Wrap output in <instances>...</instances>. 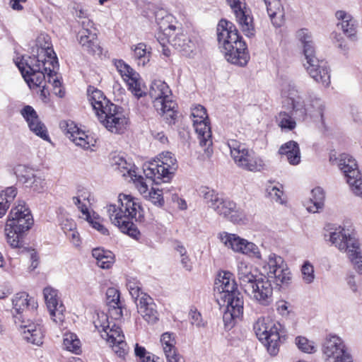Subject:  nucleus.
Masks as SVG:
<instances>
[{
    "instance_id": "nucleus-1",
    "label": "nucleus",
    "mask_w": 362,
    "mask_h": 362,
    "mask_svg": "<svg viewBox=\"0 0 362 362\" xmlns=\"http://www.w3.org/2000/svg\"><path fill=\"white\" fill-rule=\"evenodd\" d=\"M237 276L240 287L252 300L267 306L273 301V287L266 276L259 274L257 269L244 262L237 267Z\"/></svg>"
},
{
    "instance_id": "nucleus-2",
    "label": "nucleus",
    "mask_w": 362,
    "mask_h": 362,
    "mask_svg": "<svg viewBox=\"0 0 362 362\" xmlns=\"http://www.w3.org/2000/svg\"><path fill=\"white\" fill-rule=\"evenodd\" d=\"M217 37L226 60L233 64L243 66L247 64L249 55L247 46L238 35L236 27L230 21L221 20L217 27Z\"/></svg>"
},
{
    "instance_id": "nucleus-3",
    "label": "nucleus",
    "mask_w": 362,
    "mask_h": 362,
    "mask_svg": "<svg viewBox=\"0 0 362 362\" xmlns=\"http://www.w3.org/2000/svg\"><path fill=\"white\" fill-rule=\"evenodd\" d=\"M119 206L109 204L107 213L112 224L129 237L139 240L141 233L134 223L138 209H141L136 199L131 195L120 194L118 197Z\"/></svg>"
},
{
    "instance_id": "nucleus-4",
    "label": "nucleus",
    "mask_w": 362,
    "mask_h": 362,
    "mask_svg": "<svg viewBox=\"0 0 362 362\" xmlns=\"http://www.w3.org/2000/svg\"><path fill=\"white\" fill-rule=\"evenodd\" d=\"M30 210L24 201H18L8 216L6 231L7 242L11 247H19L23 243V236L33 225Z\"/></svg>"
},
{
    "instance_id": "nucleus-5",
    "label": "nucleus",
    "mask_w": 362,
    "mask_h": 362,
    "mask_svg": "<svg viewBox=\"0 0 362 362\" xmlns=\"http://www.w3.org/2000/svg\"><path fill=\"white\" fill-rule=\"evenodd\" d=\"M253 329L259 340L267 347L269 354L271 356L277 355L281 344L286 339L281 325L260 317L255 322Z\"/></svg>"
},
{
    "instance_id": "nucleus-6",
    "label": "nucleus",
    "mask_w": 362,
    "mask_h": 362,
    "mask_svg": "<svg viewBox=\"0 0 362 362\" xmlns=\"http://www.w3.org/2000/svg\"><path fill=\"white\" fill-rule=\"evenodd\" d=\"M329 240L339 250L347 252L349 258L359 273H362V256L359 243L349 228L339 226L329 234Z\"/></svg>"
},
{
    "instance_id": "nucleus-7",
    "label": "nucleus",
    "mask_w": 362,
    "mask_h": 362,
    "mask_svg": "<svg viewBox=\"0 0 362 362\" xmlns=\"http://www.w3.org/2000/svg\"><path fill=\"white\" fill-rule=\"evenodd\" d=\"M201 193L205 204L218 214L223 216L234 223L242 221L245 214L236 204L228 198H223L214 189L204 188Z\"/></svg>"
},
{
    "instance_id": "nucleus-8",
    "label": "nucleus",
    "mask_w": 362,
    "mask_h": 362,
    "mask_svg": "<svg viewBox=\"0 0 362 362\" xmlns=\"http://www.w3.org/2000/svg\"><path fill=\"white\" fill-rule=\"evenodd\" d=\"M16 64L29 87L33 89L39 88L42 100L47 99L49 93L46 88L45 73L41 71L40 58L35 56L23 57Z\"/></svg>"
},
{
    "instance_id": "nucleus-9",
    "label": "nucleus",
    "mask_w": 362,
    "mask_h": 362,
    "mask_svg": "<svg viewBox=\"0 0 362 362\" xmlns=\"http://www.w3.org/2000/svg\"><path fill=\"white\" fill-rule=\"evenodd\" d=\"M177 168V160L173 154L169 151L159 155L158 161L154 160L144 168L146 178L151 180L156 185L168 182Z\"/></svg>"
},
{
    "instance_id": "nucleus-10",
    "label": "nucleus",
    "mask_w": 362,
    "mask_h": 362,
    "mask_svg": "<svg viewBox=\"0 0 362 362\" xmlns=\"http://www.w3.org/2000/svg\"><path fill=\"white\" fill-rule=\"evenodd\" d=\"M230 154L235 163L240 168L252 172L260 171L264 168L262 159L254 151H250L244 144L231 139L228 141Z\"/></svg>"
},
{
    "instance_id": "nucleus-11",
    "label": "nucleus",
    "mask_w": 362,
    "mask_h": 362,
    "mask_svg": "<svg viewBox=\"0 0 362 362\" xmlns=\"http://www.w3.org/2000/svg\"><path fill=\"white\" fill-rule=\"evenodd\" d=\"M101 320L95 322V327L102 332L101 336L109 343L112 344L114 351L120 358L126 355L127 343L124 341V335L120 327L113 324L111 327L108 322L107 316L102 314Z\"/></svg>"
},
{
    "instance_id": "nucleus-12",
    "label": "nucleus",
    "mask_w": 362,
    "mask_h": 362,
    "mask_svg": "<svg viewBox=\"0 0 362 362\" xmlns=\"http://www.w3.org/2000/svg\"><path fill=\"white\" fill-rule=\"evenodd\" d=\"M149 95L153 99V107L161 113L177 112V104L172 99V93L168 85L163 81L155 80L152 82Z\"/></svg>"
},
{
    "instance_id": "nucleus-13",
    "label": "nucleus",
    "mask_w": 362,
    "mask_h": 362,
    "mask_svg": "<svg viewBox=\"0 0 362 362\" xmlns=\"http://www.w3.org/2000/svg\"><path fill=\"white\" fill-rule=\"evenodd\" d=\"M52 50L50 49H40L37 57L40 58L41 71L45 73V79L47 78L48 83L53 87L54 93L60 98L64 95V92L61 88L62 83L57 76L56 69H58V62L56 57L51 55Z\"/></svg>"
},
{
    "instance_id": "nucleus-14",
    "label": "nucleus",
    "mask_w": 362,
    "mask_h": 362,
    "mask_svg": "<svg viewBox=\"0 0 362 362\" xmlns=\"http://www.w3.org/2000/svg\"><path fill=\"white\" fill-rule=\"evenodd\" d=\"M339 166L353 192L362 196V177L355 159L349 154L342 153L339 156Z\"/></svg>"
},
{
    "instance_id": "nucleus-15",
    "label": "nucleus",
    "mask_w": 362,
    "mask_h": 362,
    "mask_svg": "<svg viewBox=\"0 0 362 362\" xmlns=\"http://www.w3.org/2000/svg\"><path fill=\"white\" fill-rule=\"evenodd\" d=\"M322 352L327 362H353L343 340L336 335L326 338Z\"/></svg>"
},
{
    "instance_id": "nucleus-16",
    "label": "nucleus",
    "mask_w": 362,
    "mask_h": 362,
    "mask_svg": "<svg viewBox=\"0 0 362 362\" xmlns=\"http://www.w3.org/2000/svg\"><path fill=\"white\" fill-rule=\"evenodd\" d=\"M264 268L267 270L266 277L272 279L276 286L290 283L291 273L281 257L274 253L270 254Z\"/></svg>"
},
{
    "instance_id": "nucleus-17",
    "label": "nucleus",
    "mask_w": 362,
    "mask_h": 362,
    "mask_svg": "<svg viewBox=\"0 0 362 362\" xmlns=\"http://www.w3.org/2000/svg\"><path fill=\"white\" fill-rule=\"evenodd\" d=\"M59 128L76 146L83 149H89L96 144V139L93 135L81 129L72 120L61 121Z\"/></svg>"
},
{
    "instance_id": "nucleus-18",
    "label": "nucleus",
    "mask_w": 362,
    "mask_h": 362,
    "mask_svg": "<svg viewBox=\"0 0 362 362\" xmlns=\"http://www.w3.org/2000/svg\"><path fill=\"white\" fill-rule=\"evenodd\" d=\"M215 289L220 293V302L225 303L236 302V299L243 300V295L238 290V285L233 279V274L229 272H224L223 274H219L218 278L215 282Z\"/></svg>"
},
{
    "instance_id": "nucleus-19",
    "label": "nucleus",
    "mask_w": 362,
    "mask_h": 362,
    "mask_svg": "<svg viewBox=\"0 0 362 362\" xmlns=\"http://www.w3.org/2000/svg\"><path fill=\"white\" fill-rule=\"evenodd\" d=\"M226 1L233 11L236 21L244 34L247 37L253 36L255 35L253 18L250 10L246 6L245 0H226Z\"/></svg>"
},
{
    "instance_id": "nucleus-20",
    "label": "nucleus",
    "mask_w": 362,
    "mask_h": 362,
    "mask_svg": "<svg viewBox=\"0 0 362 362\" xmlns=\"http://www.w3.org/2000/svg\"><path fill=\"white\" fill-rule=\"evenodd\" d=\"M195 132L197 134L199 145L204 148V151L208 157L212 153V139L209 115H191Z\"/></svg>"
},
{
    "instance_id": "nucleus-21",
    "label": "nucleus",
    "mask_w": 362,
    "mask_h": 362,
    "mask_svg": "<svg viewBox=\"0 0 362 362\" xmlns=\"http://www.w3.org/2000/svg\"><path fill=\"white\" fill-rule=\"evenodd\" d=\"M177 30L176 33H174L171 37L168 38V42L183 55L194 57L199 52L198 40L195 37H192L187 33H184L180 28Z\"/></svg>"
},
{
    "instance_id": "nucleus-22",
    "label": "nucleus",
    "mask_w": 362,
    "mask_h": 362,
    "mask_svg": "<svg viewBox=\"0 0 362 362\" xmlns=\"http://www.w3.org/2000/svg\"><path fill=\"white\" fill-rule=\"evenodd\" d=\"M281 95L283 98V105L288 110L301 112L305 103L301 97L296 83L292 81H286L281 85Z\"/></svg>"
},
{
    "instance_id": "nucleus-23",
    "label": "nucleus",
    "mask_w": 362,
    "mask_h": 362,
    "mask_svg": "<svg viewBox=\"0 0 362 362\" xmlns=\"http://www.w3.org/2000/svg\"><path fill=\"white\" fill-rule=\"evenodd\" d=\"M307 72L315 82L324 87L330 84L329 68L327 62L320 61L315 56L305 59L303 64Z\"/></svg>"
},
{
    "instance_id": "nucleus-24",
    "label": "nucleus",
    "mask_w": 362,
    "mask_h": 362,
    "mask_svg": "<svg viewBox=\"0 0 362 362\" xmlns=\"http://www.w3.org/2000/svg\"><path fill=\"white\" fill-rule=\"evenodd\" d=\"M88 100L96 113H122V107L112 103L103 93L93 86H89L87 90Z\"/></svg>"
},
{
    "instance_id": "nucleus-25",
    "label": "nucleus",
    "mask_w": 362,
    "mask_h": 362,
    "mask_svg": "<svg viewBox=\"0 0 362 362\" xmlns=\"http://www.w3.org/2000/svg\"><path fill=\"white\" fill-rule=\"evenodd\" d=\"M57 293V290L51 287H46L43 290L45 303L51 317L57 324H61L64 320L65 308L59 300Z\"/></svg>"
},
{
    "instance_id": "nucleus-26",
    "label": "nucleus",
    "mask_w": 362,
    "mask_h": 362,
    "mask_svg": "<svg viewBox=\"0 0 362 362\" xmlns=\"http://www.w3.org/2000/svg\"><path fill=\"white\" fill-rule=\"evenodd\" d=\"M20 327L23 329V337L28 342L40 346L43 342L45 329L40 320L35 322L22 320Z\"/></svg>"
},
{
    "instance_id": "nucleus-27",
    "label": "nucleus",
    "mask_w": 362,
    "mask_h": 362,
    "mask_svg": "<svg viewBox=\"0 0 362 362\" xmlns=\"http://www.w3.org/2000/svg\"><path fill=\"white\" fill-rule=\"evenodd\" d=\"M220 306H223V303L217 300ZM243 300L236 299V302L225 303L226 309L223 315V321L226 329H230L235 324L238 319H240L243 314Z\"/></svg>"
},
{
    "instance_id": "nucleus-28",
    "label": "nucleus",
    "mask_w": 362,
    "mask_h": 362,
    "mask_svg": "<svg viewBox=\"0 0 362 362\" xmlns=\"http://www.w3.org/2000/svg\"><path fill=\"white\" fill-rule=\"evenodd\" d=\"M103 125L110 132L122 134L127 129L129 118L125 115H96Z\"/></svg>"
},
{
    "instance_id": "nucleus-29",
    "label": "nucleus",
    "mask_w": 362,
    "mask_h": 362,
    "mask_svg": "<svg viewBox=\"0 0 362 362\" xmlns=\"http://www.w3.org/2000/svg\"><path fill=\"white\" fill-rule=\"evenodd\" d=\"M138 313L148 323L153 324L158 320L156 305L153 298L146 293H142L139 300L136 303Z\"/></svg>"
},
{
    "instance_id": "nucleus-30",
    "label": "nucleus",
    "mask_w": 362,
    "mask_h": 362,
    "mask_svg": "<svg viewBox=\"0 0 362 362\" xmlns=\"http://www.w3.org/2000/svg\"><path fill=\"white\" fill-rule=\"evenodd\" d=\"M337 20V27L351 40H356V24L351 15L344 11H337L335 13Z\"/></svg>"
},
{
    "instance_id": "nucleus-31",
    "label": "nucleus",
    "mask_w": 362,
    "mask_h": 362,
    "mask_svg": "<svg viewBox=\"0 0 362 362\" xmlns=\"http://www.w3.org/2000/svg\"><path fill=\"white\" fill-rule=\"evenodd\" d=\"M155 17L162 35H165L168 38L179 29L175 25L176 20L174 16L166 11L163 9L158 11Z\"/></svg>"
},
{
    "instance_id": "nucleus-32",
    "label": "nucleus",
    "mask_w": 362,
    "mask_h": 362,
    "mask_svg": "<svg viewBox=\"0 0 362 362\" xmlns=\"http://www.w3.org/2000/svg\"><path fill=\"white\" fill-rule=\"evenodd\" d=\"M12 305L13 308L18 315H21L23 311H34L38 305L36 300L33 297H30L25 292L16 293L12 299Z\"/></svg>"
},
{
    "instance_id": "nucleus-33",
    "label": "nucleus",
    "mask_w": 362,
    "mask_h": 362,
    "mask_svg": "<svg viewBox=\"0 0 362 362\" xmlns=\"http://www.w3.org/2000/svg\"><path fill=\"white\" fill-rule=\"evenodd\" d=\"M160 342L168 362H184L183 358L177 352L175 339L173 334L165 332L161 335Z\"/></svg>"
},
{
    "instance_id": "nucleus-34",
    "label": "nucleus",
    "mask_w": 362,
    "mask_h": 362,
    "mask_svg": "<svg viewBox=\"0 0 362 362\" xmlns=\"http://www.w3.org/2000/svg\"><path fill=\"white\" fill-rule=\"evenodd\" d=\"M78 41L83 49L91 54L100 53V47L96 32L80 30L78 33Z\"/></svg>"
},
{
    "instance_id": "nucleus-35",
    "label": "nucleus",
    "mask_w": 362,
    "mask_h": 362,
    "mask_svg": "<svg viewBox=\"0 0 362 362\" xmlns=\"http://www.w3.org/2000/svg\"><path fill=\"white\" fill-rule=\"evenodd\" d=\"M268 15L275 27H280L284 21V8L281 0H264Z\"/></svg>"
},
{
    "instance_id": "nucleus-36",
    "label": "nucleus",
    "mask_w": 362,
    "mask_h": 362,
    "mask_svg": "<svg viewBox=\"0 0 362 362\" xmlns=\"http://www.w3.org/2000/svg\"><path fill=\"white\" fill-rule=\"evenodd\" d=\"M30 130L45 141H50V138L45 124L40 119L38 115H23Z\"/></svg>"
},
{
    "instance_id": "nucleus-37",
    "label": "nucleus",
    "mask_w": 362,
    "mask_h": 362,
    "mask_svg": "<svg viewBox=\"0 0 362 362\" xmlns=\"http://www.w3.org/2000/svg\"><path fill=\"white\" fill-rule=\"evenodd\" d=\"M296 38L300 42L305 59L315 56V49L311 33L302 28L296 32Z\"/></svg>"
},
{
    "instance_id": "nucleus-38",
    "label": "nucleus",
    "mask_w": 362,
    "mask_h": 362,
    "mask_svg": "<svg viewBox=\"0 0 362 362\" xmlns=\"http://www.w3.org/2000/svg\"><path fill=\"white\" fill-rule=\"evenodd\" d=\"M279 153L286 156L287 160L291 165H298L300 161V153L298 144L296 141H290L283 144Z\"/></svg>"
},
{
    "instance_id": "nucleus-39",
    "label": "nucleus",
    "mask_w": 362,
    "mask_h": 362,
    "mask_svg": "<svg viewBox=\"0 0 362 362\" xmlns=\"http://www.w3.org/2000/svg\"><path fill=\"white\" fill-rule=\"evenodd\" d=\"M92 255L96 259L97 265L102 269H110L114 263V255L110 250L103 248H95Z\"/></svg>"
},
{
    "instance_id": "nucleus-40",
    "label": "nucleus",
    "mask_w": 362,
    "mask_h": 362,
    "mask_svg": "<svg viewBox=\"0 0 362 362\" xmlns=\"http://www.w3.org/2000/svg\"><path fill=\"white\" fill-rule=\"evenodd\" d=\"M17 194L18 189L14 186L8 187L0 192V218L6 214Z\"/></svg>"
},
{
    "instance_id": "nucleus-41",
    "label": "nucleus",
    "mask_w": 362,
    "mask_h": 362,
    "mask_svg": "<svg viewBox=\"0 0 362 362\" xmlns=\"http://www.w3.org/2000/svg\"><path fill=\"white\" fill-rule=\"evenodd\" d=\"M221 242L228 248L234 252H240L243 250L245 239L241 238L235 234L223 233L220 236Z\"/></svg>"
},
{
    "instance_id": "nucleus-42",
    "label": "nucleus",
    "mask_w": 362,
    "mask_h": 362,
    "mask_svg": "<svg viewBox=\"0 0 362 362\" xmlns=\"http://www.w3.org/2000/svg\"><path fill=\"white\" fill-rule=\"evenodd\" d=\"M311 195L310 202L313 206H308L307 209L310 212L316 213L324 206L325 192L322 188L317 187L311 191Z\"/></svg>"
},
{
    "instance_id": "nucleus-43",
    "label": "nucleus",
    "mask_w": 362,
    "mask_h": 362,
    "mask_svg": "<svg viewBox=\"0 0 362 362\" xmlns=\"http://www.w3.org/2000/svg\"><path fill=\"white\" fill-rule=\"evenodd\" d=\"M13 171L18 182L24 185L35 174L33 168L22 164H18L14 166Z\"/></svg>"
},
{
    "instance_id": "nucleus-44",
    "label": "nucleus",
    "mask_w": 362,
    "mask_h": 362,
    "mask_svg": "<svg viewBox=\"0 0 362 362\" xmlns=\"http://www.w3.org/2000/svg\"><path fill=\"white\" fill-rule=\"evenodd\" d=\"M15 248L19 249V252L21 254L25 255L28 258H29L30 261V270H35L39 265L40 263V257L37 252V251L30 247H25L23 245V243H21L19 247H14Z\"/></svg>"
},
{
    "instance_id": "nucleus-45",
    "label": "nucleus",
    "mask_w": 362,
    "mask_h": 362,
    "mask_svg": "<svg viewBox=\"0 0 362 362\" xmlns=\"http://www.w3.org/2000/svg\"><path fill=\"white\" fill-rule=\"evenodd\" d=\"M111 165L115 170L118 171L122 176L129 174L132 168L131 163H127L123 157L119 156L112 158Z\"/></svg>"
},
{
    "instance_id": "nucleus-46",
    "label": "nucleus",
    "mask_w": 362,
    "mask_h": 362,
    "mask_svg": "<svg viewBox=\"0 0 362 362\" xmlns=\"http://www.w3.org/2000/svg\"><path fill=\"white\" fill-rule=\"evenodd\" d=\"M129 87V90L132 91L134 95L138 98L143 96L145 94L143 90L142 81L138 73L133 74V76L129 78V81H125Z\"/></svg>"
},
{
    "instance_id": "nucleus-47",
    "label": "nucleus",
    "mask_w": 362,
    "mask_h": 362,
    "mask_svg": "<svg viewBox=\"0 0 362 362\" xmlns=\"http://www.w3.org/2000/svg\"><path fill=\"white\" fill-rule=\"evenodd\" d=\"M134 57L137 60L138 65L144 66L149 62L150 52L146 49V45L144 43H139L133 49Z\"/></svg>"
},
{
    "instance_id": "nucleus-48",
    "label": "nucleus",
    "mask_w": 362,
    "mask_h": 362,
    "mask_svg": "<svg viewBox=\"0 0 362 362\" xmlns=\"http://www.w3.org/2000/svg\"><path fill=\"white\" fill-rule=\"evenodd\" d=\"M127 287L135 303L138 302L142 296V293H144L141 284L136 278L128 277L127 279Z\"/></svg>"
},
{
    "instance_id": "nucleus-49",
    "label": "nucleus",
    "mask_w": 362,
    "mask_h": 362,
    "mask_svg": "<svg viewBox=\"0 0 362 362\" xmlns=\"http://www.w3.org/2000/svg\"><path fill=\"white\" fill-rule=\"evenodd\" d=\"M117 70L124 81H129L133 74L136 72L122 60H117L115 63Z\"/></svg>"
},
{
    "instance_id": "nucleus-50",
    "label": "nucleus",
    "mask_w": 362,
    "mask_h": 362,
    "mask_svg": "<svg viewBox=\"0 0 362 362\" xmlns=\"http://www.w3.org/2000/svg\"><path fill=\"white\" fill-rule=\"evenodd\" d=\"M45 184L44 179L34 174L25 183V186L31 189L33 192L40 193L45 189Z\"/></svg>"
},
{
    "instance_id": "nucleus-51",
    "label": "nucleus",
    "mask_w": 362,
    "mask_h": 362,
    "mask_svg": "<svg viewBox=\"0 0 362 362\" xmlns=\"http://www.w3.org/2000/svg\"><path fill=\"white\" fill-rule=\"evenodd\" d=\"M266 192L267 197H269L272 201L283 204L282 196L284 192L282 190V185L279 187L273 186L272 183H270L267 186Z\"/></svg>"
},
{
    "instance_id": "nucleus-52",
    "label": "nucleus",
    "mask_w": 362,
    "mask_h": 362,
    "mask_svg": "<svg viewBox=\"0 0 362 362\" xmlns=\"http://www.w3.org/2000/svg\"><path fill=\"white\" fill-rule=\"evenodd\" d=\"M242 254L246 255L250 257H255L257 259H262L260 251L258 247L253 243L245 240L243 245Z\"/></svg>"
},
{
    "instance_id": "nucleus-53",
    "label": "nucleus",
    "mask_w": 362,
    "mask_h": 362,
    "mask_svg": "<svg viewBox=\"0 0 362 362\" xmlns=\"http://www.w3.org/2000/svg\"><path fill=\"white\" fill-rule=\"evenodd\" d=\"M107 304L109 307L121 305L120 293L115 288H108L106 291Z\"/></svg>"
},
{
    "instance_id": "nucleus-54",
    "label": "nucleus",
    "mask_w": 362,
    "mask_h": 362,
    "mask_svg": "<svg viewBox=\"0 0 362 362\" xmlns=\"http://www.w3.org/2000/svg\"><path fill=\"white\" fill-rule=\"evenodd\" d=\"M296 344L298 349L305 353L310 354L316 351L314 343L303 337H296Z\"/></svg>"
},
{
    "instance_id": "nucleus-55",
    "label": "nucleus",
    "mask_w": 362,
    "mask_h": 362,
    "mask_svg": "<svg viewBox=\"0 0 362 362\" xmlns=\"http://www.w3.org/2000/svg\"><path fill=\"white\" fill-rule=\"evenodd\" d=\"M303 110L305 112H317L322 113L326 110L325 102L320 98H315L310 101V103L307 106L305 105Z\"/></svg>"
},
{
    "instance_id": "nucleus-56",
    "label": "nucleus",
    "mask_w": 362,
    "mask_h": 362,
    "mask_svg": "<svg viewBox=\"0 0 362 362\" xmlns=\"http://www.w3.org/2000/svg\"><path fill=\"white\" fill-rule=\"evenodd\" d=\"M301 272L303 279L306 284H310L314 281V267L308 261L305 262L303 264Z\"/></svg>"
},
{
    "instance_id": "nucleus-57",
    "label": "nucleus",
    "mask_w": 362,
    "mask_h": 362,
    "mask_svg": "<svg viewBox=\"0 0 362 362\" xmlns=\"http://www.w3.org/2000/svg\"><path fill=\"white\" fill-rule=\"evenodd\" d=\"M64 345L66 349L70 351L74 352L76 354L78 353V351L80 349V341L76 339V336L70 335L69 337H66L64 339Z\"/></svg>"
},
{
    "instance_id": "nucleus-58",
    "label": "nucleus",
    "mask_w": 362,
    "mask_h": 362,
    "mask_svg": "<svg viewBox=\"0 0 362 362\" xmlns=\"http://www.w3.org/2000/svg\"><path fill=\"white\" fill-rule=\"evenodd\" d=\"M286 117L281 119L279 122V126L281 129L292 130L296 127V121L290 116V115H285Z\"/></svg>"
},
{
    "instance_id": "nucleus-59",
    "label": "nucleus",
    "mask_w": 362,
    "mask_h": 362,
    "mask_svg": "<svg viewBox=\"0 0 362 362\" xmlns=\"http://www.w3.org/2000/svg\"><path fill=\"white\" fill-rule=\"evenodd\" d=\"M91 226L99 231L101 234L107 235H109V230L103 224L100 223L97 218L91 217L90 219L88 220Z\"/></svg>"
},
{
    "instance_id": "nucleus-60",
    "label": "nucleus",
    "mask_w": 362,
    "mask_h": 362,
    "mask_svg": "<svg viewBox=\"0 0 362 362\" xmlns=\"http://www.w3.org/2000/svg\"><path fill=\"white\" fill-rule=\"evenodd\" d=\"M110 315L115 320L121 319L123 316L122 313V304L110 307Z\"/></svg>"
},
{
    "instance_id": "nucleus-61",
    "label": "nucleus",
    "mask_w": 362,
    "mask_h": 362,
    "mask_svg": "<svg viewBox=\"0 0 362 362\" xmlns=\"http://www.w3.org/2000/svg\"><path fill=\"white\" fill-rule=\"evenodd\" d=\"M150 198L155 204H158L159 206H162L164 203L163 197L162 194L160 193V190H155L153 192H150Z\"/></svg>"
},
{
    "instance_id": "nucleus-62",
    "label": "nucleus",
    "mask_w": 362,
    "mask_h": 362,
    "mask_svg": "<svg viewBox=\"0 0 362 362\" xmlns=\"http://www.w3.org/2000/svg\"><path fill=\"white\" fill-rule=\"evenodd\" d=\"M189 315L192 319L191 323L197 327H200L202 325L201 314L197 310H191Z\"/></svg>"
},
{
    "instance_id": "nucleus-63",
    "label": "nucleus",
    "mask_w": 362,
    "mask_h": 362,
    "mask_svg": "<svg viewBox=\"0 0 362 362\" xmlns=\"http://www.w3.org/2000/svg\"><path fill=\"white\" fill-rule=\"evenodd\" d=\"M81 27L82 29L81 30H86L90 31L93 33V31L96 32V29L94 27V24L93 21H91L90 19L84 18L81 22Z\"/></svg>"
},
{
    "instance_id": "nucleus-64",
    "label": "nucleus",
    "mask_w": 362,
    "mask_h": 362,
    "mask_svg": "<svg viewBox=\"0 0 362 362\" xmlns=\"http://www.w3.org/2000/svg\"><path fill=\"white\" fill-rule=\"evenodd\" d=\"M161 116L163 117V119L170 126L175 125L178 122L177 115H161Z\"/></svg>"
}]
</instances>
